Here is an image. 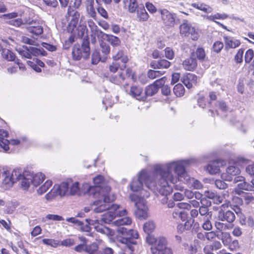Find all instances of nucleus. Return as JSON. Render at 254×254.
I'll return each mask as SVG.
<instances>
[{
	"instance_id": "f257e3e1",
	"label": "nucleus",
	"mask_w": 254,
	"mask_h": 254,
	"mask_svg": "<svg viewBox=\"0 0 254 254\" xmlns=\"http://www.w3.org/2000/svg\"><path fill=\"white\" fill-rule=\"evenodd\" d=\"M191 163V160H183L179 162H172L166 164L165 166H157L156 170L161 173V187L159 188L160 194L167 196L172 192V187L169 185L170 182L175 184L178 181L184 183L191 184L195 189L199 190L202 188L203 185L197 180L191 178L186 171V166Z\"/></svg>"
},
{
	"instance_id": "f03ea898",
	"label": "nucleus",
	"mask_w": 254,
	"mask_h": 254,
	"mask_svg": "<svg viewBox=\"0 0 254 254\" xmlns=\"http://www.w3.org/2000/svg\"><path fill=\"white\" fill-rule=\"evenodd\" d=\"M103 199L95 200L93 203V209L95 213H101L106 211L102 215L101 220L96 219L94 221V228L96 231L106 236H112L114 232L109 228L100 224V222L110 223L116 216H126L127 214L126 209H120V206L117 204H111V202L114 200V195L111 196L109 193L103 194Z\"/></svg>"
},
{
	"instance_id": "7ed1b4c3",
	"label": "nucleus",
	"mask_w": 254,
	"mask_h": 254,
	"mask_svg": "<svg viewBox=\"0 0 254 254\" xmlns=\"http://www.w3.org/2000/svg\"><path fill=\"white\" fill-rule=\"evenodd\" d=\"M165 164H156L153 166V177L149 175L145 170L141 171L139 174L136 179H133L130 183L129 187L132 191H140V196L141 197L147 198L149 196V192L144 189L143 183L145 187L149 190L156 192L157 191L159 194V188L161 187V180L162 179L161 173L157 172L156 166H165Z\"/></svg>"
},
{
	"instance_id": "20e7f679",
	"label": "nucleus",
	"mask_w": 254,
	"mask_h": 254,
	"mask_svg": "<svg viewBox=\"0 0 254 254\" xmlns=\"http://www.w3.org/2000/svg\"><path fill=\"white\" fill-rule=\"evenodd\" d=\"M118 235L117 236V241L126 245V247L131 252L133 251L132 245L136 243V239L138 237L137 231L130 229L127 230L125 227H119L116 229Z\"/></svg>"
},
{
	"instance_id": "39448f33",
	"label": "nucleus",
	"mask_w": 254,
	"mask_h": 254,
	"mask_svg": "<svg viewBox=\"0 0 254 254\" xmlns=\"http://www.w3.org/2000/svg\"><path fill=\"white\" fill-rule=\"evenodd\" d=\"M144 197H139L135 194L129 195L130 200L134 202L136 209L134 210L135 216L140 220L145 219L148 217V207Z\"/></svg>"
},
{
	"instance_id": "423d86ee",
	"label": "nucleus",
	"mask_w": 254,
	"mask_h": 254,
	"mask_svg": "<svg viewBox=\"0 0 254 254\" xmlns=\"http://www.w3.org/2000/svg\"><path fill=\"white\" fill-rule=\"evenodd\" d=\"M90 49L89 38L83 39L82 44H75L72 48V55L73 60L79 61L82 58L87 59L89 58Z\"/></svg>"
},
{
	"instance_id": "0eeeda50",
	"label": "nucleus",
	"mask_w": 254,
	"mask_h": 254,
	"mask_svg": "<svg viewBox=\"0 0 254 254\" xmlns=\"http://www.w3.org/2000/svg\"><path fill=\"white\" fill-rule=\"evenodd\" d=\"M21 171L18 169H14L12 173L9 171H4L1 174L2 185L5 186V189L12 186L13 184L21 178Z\"/></svg>"
},
{
	"instance_id": "6e6552de",
	"label": "nucleus",
	"mask_w": 254,
	"mask_h": 254,
	"mask_svg": "<svg viewBox=\"0 0 254 254\" xmlns=\"http://www.w3.org/2000/svg\"><path fill=\"white\" fill-rule=\"evenodd\" d=\"M240 172L239 168L231 166L227 168L226 173L221 175V178L224 181L230 182L233 180L234 183H237L239 181L244 180L243 177L239 176Z\"/></svg>"
},
{
	"instance_id": "1a4fd4ad",
	"label": "nucleus",
	"mask_w": 254,
	"mask_h": 254,
	"mask_svg": "<svg viewBox=\"0 0 254 254\" xmlns=\"http://www.w3.org/2000/svg\"><path fill=\"white\" fill-rule=\"evenodd\" d=\"M180 30L181 35L189 37L192 40H197L199 37L198 33L195 29L187 21L180 26Z\"/></svg>"
},
{
	"instance_id": "9d476101",
	"label": "nucleus",
	"mask_w": 254,
	"mask_h": 254,
	"mask_svg": "<svg viewBox=\"0 0 254 254\" xmlns=\"http://www.w3.org/2000/svg\"><path fill=\"white\" fill-rule=\"evenodd\" d=\"M158 11L161 14L162 22L166 27L170 28L175 25L176 18L175 13H171L166 9H160Z\"/></svg>"
},
{
	"instance_id": "9b49d317",
	"label": "nucleus",
	"mask_w": 254,
	"mask_h": 254,
	"mask_svg": "<svg viewBox=\"0 0 254 254\" xmlns=\"http://www.w3.org/2000/svg\"><path fill=\"white\" fill-rule=\"evenodd\" d=\"M80 14L76 9L72 8H68L67 12V18L69 21L67 26V31H72L73 28L77 25L79 18Z\"/></svg>"
},
{
	"instance_id": "f8f14e48",
	"label": "nucleus",
	"mask_w": 254,
	"mask_h": 254,
	"mask_svg": "<svg viewBox=\"0 0 254 254\" xmlns=\"http://www.w3.org/2000/svg\"><path fill=\"white\" fill-rule=\"evenodd\" d=\"M66 221L68 222H71L79 227V229L82 231L88 233L87 235L90 236L91 227L90 225H94L95 220L86 219V221L88 224H84L83 222L77 219L75 217L67 218Z\"/></svg>"
},
{
	"instance_id": "ddd939ff",
	"label": "nucleus",
	"mask_w": 254,
	"mask_h": 254,
	"mask_svg": "<svg viewBox=\"0 0 254 254\" xmlns=\"http://www.w3.org/2000/svg\"><path fill=\"white\" fill-rule=\"evenodd\" d=\"M104 177L101 175H99L93 179V182L95 186H90L88 190L89 195L96 197L101 195L104 191V189L100 188L99 185L103 181Z\"/></svg>"
},
{
	"instance_id": "4468645a",
	"label": "nucleus",
	"mask_w": 254,
	"mask_h": 254,
	"mask_svg": "<svg viewBox=\"0 0 254 254\" xmlns=\"http://www.w3.org/2000/svg\"><path fill=\"white\" fill-rule=\"evenodd\" d=\"M235 213L233 210H225L221 208L218 212L217 219L219 221L231 224L236 219Z\"/></svg>"
},
{
	"instance_id": "2eb2a0df",
	"label": "nucleus",
	"mask_w": 254,
	"mask_h": 254,
	"mask_svg": "<svg viewBox=\"0 0 254 254\" xmlns=\"http://www.w3.org/2000/svg\"><path fill=\"white\" fill-rule=\"evenodd\" d=\"M82 18L83 17L81 16L78 26L76 25L75 28H73V30L68 31V32H70L74 36H77V38H82L85 36L84 39H87V37L88 38L87 35L88 29L86 24L82 21Z\"/></svg>"
},
{
	"instance_id": "dca6fc26",
	"label": "nucleus",
	"mask_w": 254,
	"mask_h": 254,
	"mask_svg": "<svg viewBox=\"0 0 254 254\" xmlns=\"http://www.w3.org/2000/svg\"><path fill=\"white\" fill-rule=\"evenodd\" d=\"M16 51L22 57V58H25L27 59H31L34 55L37 54L39 51L37 50V48L23 46L16 48Z\"/></svg>"
},
{
	"instance_id": "f3484780",
	"label": "nucleus",
	"mask_w": 254,
	"mask_h": 254,
	"mask_svg": "<svg viewBox=\"0 0 254 254\" xmlns=\"http://www.w3.org/2000/svg\"><path fill=\"white\" fill-rule=\"evenodd\" d=\"M112 58L113 61L120 62L121 64L125 65H126L128 61L127 56L125 54L124 51L122 49H113Z\"/></svg>"
},
{
	"instance_id": "a211bd4d",
	"label": "nucleus",
	"mask_w": 254,
	"mask_h": 254,
	"mask_svg": "<svg viewBox=\"0 0 254 254\" xmlns=\"http://www.w3.org/2000/svg\"><path fill=\"white\" fill-rule=\"evenodd\" d=\"M25 23L28 26L26 27L27 31L33 35L38 36L43 33V28L34 20H27Z\"/></svg>"
},
{
	"instance_id": "6ab92c4d",
	"label": "nucleus",
	"mask_w": 254,
	"mask_h": 254,
	"mask_svg": "<svg viewBox=\"0 0 254 254\" xmlns=\"http://www.w3.org/2000/svg\"><path fill=\"white\" fill-rule=\"evenodd\" d=\"M87 23L91 31V41L92 43H95L96 41V37L99 39L103 32L98 28L92 19L88 20Z\"/></svg>"
},
{
	"instance_id": "aec40b11",
	"label": "nucleus",
	"mask_w": 254,
	"mask_h": 254,
	"mask_svg": "<svg viewBox=\"0 0 254 254\" xmlns=\"http://www.w3.org/2000/svg\"><path fill=\"white\" fill-rule=\"evenodd\" d=\"M197 65V61L194 54H191L190 56L186 59L182 63L184 69L188 71H193L196 68Z\"/></svg>"
},
{
	"instance_id": "412c9836",
	"label": "nucleus",
	"mask_w": 254,
	"mask_h": 254,
	"mask_svg": "<svg viewBox=\"0 0 254 254\" xmlns=\"http://www.w3.org/2000/svg\"><path fill=\"white\" fill-rule=\"evenodd\" d=\"M226 162L224 160H217L214 161L205 167V170L211 174H215L220 171V167L225 165Z\"/></svg>"
},
{
	"instance_id": "4be33fe9",
	"label": "nucleus",
	"mask_w": 254,
	"mask_h": 254,
	"mask_svg": "<svg viewBox=\"0 0 254 254\" xmlns=\"http://www.w3.org/2000/svg\"><path fill=\"white\" fill-rule=\"evenodd\" d=\"M71 184L72 180L69 179L66 180L65 182H63L60 185H55L54 187L58 194L62 196L66 194H68L69 186H70Z\"/></svg>"
},
{
	"instance_id": "5701e85b",
	"label": "nucleus",
	"mask_w": 254,
	"mask_h": 254,
	"mask_svg": "<svg viewBox=\"0 0 254 254\" xmlns=\"http://www.w3.org/2000/svg\"><path fill=\"white\" fill-rule=\"evenodd\" d=\"M99 39L106 40L111 45L113 49L118 48L121 44V40L119 37L111 34H107L104 32Z\"/></svg>"
},
{
	"instance_id": "b1692460",
	"label": "nucleus",
	"mask_w": 254,
	"mask_h": 254,
	"mask_svg": "<svg viewBox=\"0 0 254 254\" xmlns=\"http://www.w3.org/2000/svg\"><path fill=\"white\" fill-rule=\"evenodd\" d=\"M8 135L7 131L0 129V151H6L9 149V141L6 139Z\"/></svg>"
},
{
	"instance_id": "393cba45",
	"label": "nucleus",
	"mask_w": 254,
	"mask_h": 254,
	"mask_svg": "<svg viewBox=\"0 0 254 254\" xmlns=\"http://www.w3.org/2000/svg\"><path fill=\"white\" fill-rule=\"evenodd\" d=\"M130 95L138 100L145 99V96L143 93V89L139 86H131L130 89Z\"/></svg>"
},
{
	"instance_id": "a878e982",
	"label": "nucleus",
	"mask_w": 254,
	"mask_h": 254,
	"mask_svg": "<svg viewBox=\"0 0 254 254\" xmlns=\"http://www.w3.org/2000/svg\"><path fill=\"white\" fill-rule=\"evenodd\" d=\"M225 49H229L231 48H236L238 47L240 44L241 42L239 40L234 39L233 37L228 36H223Z\"/></svg>"
},
{
	"instance_id": "bb28decb",
	"label": "nucleus",
	"mask_w": 254,
	"mask_h": 254,
	"mask_svg": "<svg viewBox=\"0 0 254 254\" xmlns=\"http://www.w3.org/2000/svg\"><path fill=\"white\" fill-rule=\"evenodd\" d=\"M197 81V76L194 74L188 73L184 76L183 82L188 88L190 89L195 85Z\"/></svg>"
},
{
	"instance_id": "cd10ccee",
	"label": "nucleus",
	"mask_w": 254,
	"mask_h": 254,
	"mask_svg": "<svg viewBox=\"0 0 254 254\" xmlns=\"http://www.w3.org/2000/svg\"><path fill=\"white\" fill-rule=\"evenodd\" d=\"M185 229L187 231H191L192 232H198L200 229L199 223L194 219H188L184 223Z\"/></svg>"
},
{
	"instance_id": "c85d7f7f",
	"label": "nucleus",
	"mask_w": 254,
	"mask_h": 254,
	"mask_svg": "<svg viewBox=\"0 0 254 254\" xmlns=\"http://www.w3.org/2000/svg\"><path fill=\"white\" fill-rule=\"evenodd\" d=\"M232 204L230 205L231 208L234 210L236 214L239 215L242 214L240 206L243 204V199L238 196H234L232 198Z\"/></svg>"
},
{
	"instance_id": "c756f323",
	"label": "nucleus",
	"mask_w": 254,
	"mask_h": 254,
	"mask_svg": "<svg viewBox=\"0 0 254 254\" xmlns=\"http://www.w3.org/2000/svg\"><path fill=\"white\" fill-rule=\"evenodd\" d=\"M137 18L139 22L147 21L149 18V15L146 12L143 4L138 6L136 10Z\"/></svg>"
},
{
	"instance_id": "7c9ffc66",
	"label": "nucleus",
	"mask_w": 254,
	"mask_h": 254,
	"mask_svg": "<svg viewBox=\"0 0 254 254\" xmlns=\"http://www.w3.org/2000/svg\"><path fill=\"white\" fill-rule=\"evenodd\" d=\"M170 62L165 59H162L157 62L152 61L150 63V66L154 69L168 68L170 66Z\"/></svg>"
},
{
	"instance_id": "2f4dec72",
	"label": "nucleus",
	"mask_w": 254,
	"mask_h": 254,
	"mask_svg": "<svg viewBox=\"0 0 254 254\" xmlns=\"http://www.w3.org/2000/svg\"><path fill=\"white\" fill-rule=\"evenodd\" d=\"M31 178V184L35 187H37L43 182L45 179V175L42 173H38L34 175H29Z\"/></svg>"
},
{
	"instance_id": "473e14b6",
	"label": "nucleus",
	"mask_w": 254,
	"mask_h": 254,
	"mask_svg": "<svg viewBox=\"0 0 254 254\" xmlns=\"http://www.w3.org/2000/svg\"><path fill=\"white\" fill-rule=\"evenodd\" d=\"M127 65H125L120 63L113 61V62L109 65V70L111 72L116 73L118 69L124 70L126 68Z\"/></svg>"
},
{
	"instance_id": "72a5a7b5",
	"label": "nucleus",
	"mask_w": 254,
	"mask_h": 254,
	"mask_svg": "<svg viewBox=\"0 0 254 254\" xmlns=\"http://www.w3.org/2000/svg\"><path fill=\"white\" fill-rule=\"evenodd\" d=\"M2 58L7 61H15L16 56L10 50L7 49H2L1 53Z\"/></svg>"
},
{
	"instance_id": "f704fd0d",
	"label": "nucleus",
	"mask_w": 254,
	"mask_h": 254,
	"mask_svg": "<svg viewBox=\"0 0 254 254\" xmlns=\"http://www.w3.org/2000/svg\"><path fill=\"white\" fill-rule=\"evenodd\" d=\"M132 222L131 219L129 217H125L124 218H119L114 221V224L117 226L118 228L124 227V225H129Z\"/></svg>"
},
{
	"instance_id": "c9c22d12",
	"label": "nucleus",
	"mask_w": 254,
	"mask_h": 254,
	"mask_svg": "<svg viewBox=\"0 0 254 254\" xmlns=\"http://www.w3.org/2000/svg\"><path fill=\"white\" fill-rule=\"evenodd\" d=\"M123 2L125 6H128V11L131 13H133L136 11L138 6L136 0H123Z\"/></svg>"
},
{
	"instance_id": "e433bc0d",
	"label": "nucleus",
	"mask_w": 254,
	"mask_h": 254,
	"mask_svg": "<svg viewBox=\"0 0 254 254\" xmlns=\"http://www.w3.org/2000/svg\"><path fill=\"white\" fill-rule=\"evenodd\" d=\"M125 79V75L122 72H120L118 75L110 76L109 80L115 84L120 85L123 83Z\"/></svg>"
},
{
	"instance_id": "4c0bfd02",
	"label": "nucleus",
	"mask_w": 254,
	"mask_h": 254,
	"mask_svg": "<svg viewBox=\"0 0 254 254\" xmlns=\"http://www.w3.org/2000/svg\"><path fill=\"white\" fill-rule=\"evenodd\" d=\"M152 254H173L171 249H163L152 246L151 248Z\"/></svg>"
},
{
	"instance_id": "58836bf2",
	"label": "nucleus",
	"mask_w": 254,
	"mask_h": 254,
	"mask_svg": "<svg viewBox=\"0 0 254 254\" xmlns=\"http://www.w3.org/2000/svg\"><path fill=\"white\" fill-rule=\"evenodd\" d=\"M104 40H105L99 39L101 52L103 56H107L110 53L111 48L109 45L105 42Z\"/></svg>"
},
{
	"instance_id": "ea45409f",
	"label": "nucleus",
	"mask_w": 254,
	"mask_h": 254,
	"mask_svg": "<svg viewBox=\"0 0 254 254\" xmlns=\"http://www.w3.org/2000/svg\"><path fill=\"white\" fill-rule=\"evenodd\" d=\"M191 6L197 8L206 13H210L212 12V8L208 5L203 3H192L191 4Z\"/></svg>"
},
{
	"instance_id": "a19ab883",
	"label": "nucleus",
	"mask_w": 254,
	"mask_h": 254,
	"mask_svg": "<svg viewBox=\"0 0 254 254\" xmlns=\"http://www.w3.org/2000/svg\"><path fill=\"white\" fill-rule=\"evenodd\" d=\"M218 238L222 240L223 244L225 246H228L232 242V238L230 234L227 232H222L220 236H218Z\"/></svg>"
},
{
	"instance_id": "79ce46f5",
	"label": "nucleus",
	"mask_w": 254,
	"mask_h": 254,
	"mask_svg": "<svg viewBox=\"0 0 254 254\" xmlns=\"http://www.w3.org/2000/svg\"><path fill=\"white\" fill-rule=\"evenodd\" d=\"M99 246L97 243H93L88 245H86L85 252L89 254H98L99 250Z\"/></svg>"
},
{
	"instance_id": "37998d69",
	"label": "nucleus",
	"mask_w": 254,
	"mask_h": 254,
	"mask_svg": "<svg viewBox=\"0 0 254 254\" xmlns=\"http://www.w3.org/2000/svg\"><path fill=\"white\" fill-rule=\"evenodd\" d=\"M187 214L186 212L181 211L178 209L175 208L172 212V217L175 219H180L184 221L187 218Z\"/></svg>"
},
{
	"instance_id": "c03bdc74",
	"label": "nucleus",
	"mask_w": 254,
	"mask_h": 254,
	"mask_svg": "<svg viewBox=\"0 0 254 254\" xmlns=\"http://www.w3.org/2000/svg\"><path fill=\"white\" fill-rule=\"evenodd\" d=\"M22 176L20 179H17V181L21 180V187L24 190H27L31 184V178L29 175L25 176L22 174Z\"/></svg>"
},
{
	"instance_id": "a18cd8bd",
	"label": "nucleus",
	"mask_w": 254,
	"mask_h": 254,
	"mask_svg": "<svg viewBox=\"0 0 254 254\" xmlns=\"http://www.w3.org/2000/svg\"><path fill=\"white\" fill-rule=\"evenodd\" d=\"M239 183L238 184V187L241 190H248V191H253L254 190V186L250 183H247L245 181V178H244V180L242 181H239Z\"/></svg>"
},
{
	"instance_id": "49530a36",
	"label": "nucleus",
	"mask_w": 254,
	"mask_h": 254,
	"mask_svg": "<svg viewBox=\"0 0 254 254\" xmlns=\"http://www.w3.org/2000/svg\"><path fill=\"white\" fill-rule=\"evenodd\" d=\"M158 91V87L153 84H150L146 87L145 95V98L147 96H152Z\"/></svg>"
},
{
	"instance_id": "de8ad7c7",
	"label": "nucleus",
	"mask_w": 254,
	"mask_h": 254,
	"mask_svg": "<svg viewBox=\"0 0 254 254\" xmlns=\"http://www.w3.org/2000/svg\"><path fill=\"white\" fill-rule=\"evenodd\" d=\"M156 228V225L153 221H148L143 225L144 231L148 235L152 233Z\"/></svg>"
},
{
	"instance_id": "09e8293b",
	"label": "nucleus",
	"mask_w": 254,
	"mask_h": 254,
	"mask_svg": "<svg viewBox=\"0 0 254 254\" xmlns=\"http://www.w3.org/2000/svg\"><path fill=\"white\" fill-rule=\"evenodd\" d=\"M167 240L165 237H159L156 239L155 245L154 246L163 249H169L167 247Z\"/></svg>"
},
{
	"instance_id": "8fccbe9b",
	"label": "nucleus",
	"mask_w": 254,
	"mask_h": 254,
	"mask_svg": "<svg viewBox=\"0 0 254 254\" xmlns=\"http://www.w3.org/2000/svg\"><path fill=\"white\" fill-rule=\"evenodd\" d=\"M173 91L177 97H181L184 94L185 88L182 84L179 83L174 86Z\"/></svg>"
},
{
	"instance_id": "3c124183",
	"label": "nucleus",
	"mask_w": 254,
	"mask_h": 254,
	"mask_svg": "<svg viewBox=\"0 0 254 254\" xmlns=\"http://www.w3.org/2000/svg\"><path fill=\"white\" fill-rule=\"evenodd\" d=\"M52 184L53 183L52 181H47L43 185L38 189L37 190L38 193L41 195L46 192L49 188L52 186Z\"/></svg>"
},
{
	"instance_id": "603ef678",
	"label": "nucleus",
	"mask_w": 254,
	"mask_h": 254,
	"mask_svg": "<svg viewBox=\"0 0 254 254\" xmlns=\"http://www.w3.org/2000/svg\"><path fill=\"white\" fill-rule=\"evenodd\" d=\"M228 17V15L225 13H217L214 15H210L207 17V19L212 21H215V19H225Z\"/></svg>"
},
{
	"instance_id": "864d4df0",
	"label": "nucleus",
	"mask_w": 254,
	"mask_h": 254,
	"mask_svg": "<svg viewBox=\"0 0 254 254\" xmlns=\"http://www.w3.org/2000/svg\"><path fill=\"white\" fill-rule=\"evenodd\" d=\"M79 190V183L78 182L73 183L72 182V184L69 186L68 194L74 195L78 192Z\"/></svg>"
},
{
	"instance_id": "5fc2aeb1",
	"label": "nucleus",
	"mask_w": 254,
	"mask_h": 254,
	"mask_svg": "<svg viewBox=\"0 0 254 254\" xmlns=\"http://www.w3.org/2000/svg\"><path fill=\"white\" fill-rule=\"evenodd\" d=\"M240 222L242 224L247 225L251 227L254 228V220L252 217L241 218Z\"/></svg>"
},
{
	"instance_id": "6e6d98bb",
	"label": "nucleus",
	"mask_w": 254,
	"mask_h": 254,
	"mask_svg": "<svg viewBox=\"0 0 254 254\" xmlns=\"http://www.w3.org/2000/svg\"><path fill=\"white\" fill-rule=\"evenodd\" d=\"M164 72L159 70H154L150 69L147 72V76L150 79H153L162 75Z\"/></svg>"
},
{
	"instance_id": "4d7b16f0",
	"label": "nucleus",
	"mask_w": 254,
	"mask_h": 254,
	"mask_svg": "<svg viewBox=\"0 0 254 254\" xmlns=\"http://www.w3.org/2000/svg\"><path fill=\"white\" fill-rule=\"evenodd\" d=\"M92 64H97L101 60L100 54L98 51H94L91 56Z\"/></svg>"
},
{
	"instance_id": "13d9d810",
	"label": "nucleus",
	"mask_w": 254,
	"mask_h": 254,
	"mask_svg": "<svg viewBox=\"0 0 254 254\" xmlns=\"http://www.w3.org/2000/svg\"><path fill=\"white\" fill-rule=\"evenodd\" d=\"M244 53V49H240L236 55L234 57V61L237 63L240 64L243 62V54Z\"/></svg>"
},
{
	"instance_id": "bf43d9fd",
	"label": "nucleus",
	"mask_w": 254,
	"mask_h": 254,
	"mask_svg": "<svg viewBox=\"0 0 254 254\" xmlns=\"http://www.w3.org/2000/svg\"><path fill=\"white\" fill-rule=\"evenodd\" d=\"M254 56V51L250 49L247 51L245 56V60L246 63H250Z\"/></svg>"
},
{
	"instance_id": "052dcab7",
	"label": "nucleus",
	"mask_w": 254,
	"mask_h": 254,
	"mask_svg": "<svg viewBox=\"0 0 254 254\" xmlns=\"http://www.w3.org/2000/svg\"><path fill=\"white\" fill-rule=\"evenodd\" d=\"M42 241L44 244L53 247H57L59 245V242L54 239H44Z\"/></svg>"
},
{
	"instance_id": "680f3d73",
	"label": "nucleus",
	"mask_w": 254,
	"mask_h": 254,
	"mask_svg": "<svg viewBox=\"0 0 254 254\" xmlns=\"http://www.w3.org/2000/svg\"><path fill=\"white\" fill-rule=\"evenodd\" d=\"M224 47V44L222 42L216 41L213 45V49L215 52L219 53Z\"/></svg>"
},
{
	"instance_id": "e2e57ef3",
	"label": "nucleus",
	"mask_w": 254,
	"mask_h": 254,
	"mask_svg": "<svg viewBox=\"0 0 254 254\" xmlns=\"http://www.w3.org/2000/svg\"><path fill=\"white\" fill-rule=\"evenodd\" d=\"M82 0H70L68 8H72L75 9L79 7L81 4Z\"/></svg>"
},
{
	"instance_id": "0e129e2a",
	"label": "nucleus",
	"mask_w": 254,
	"mask_h": 254,
	"mask_svg": "<svg viewBox=\"0 0 254 254\" xmlns=\"http://www.w3.org/2000/svg\"><path fill=\"white\" fill-rule=\"evenodd\" d=\"M58 195L59 194L57 192L56 190L54 187V188L51 190L45 195V198L47 200H50L52 199L53 198H54L55 196Z\"/></svg>"
},
{
	"instance_id": "69168bd1",
	"label": "nucleus",
	"mask_w": 254,
	"mask_h": 254,
	"mask_svg": "<svg viewBox=\"0 0 254 254\" xmlns=\"http://www.w3.org/2000/svg\"><path fill=\"white\" fill-rule=\"evenodd\" d=\"M202 227L204 230L210 231L212 228V226L211 221L208 218L204 219L203 223L202 224Z\"/></svg>"
},
{
	"instance_id": "338daca9",
	"label": "nucleus",
	"mask_w": 254,
	"mask_h": 254,
	"mask_svg": "<svg viewBox=\"0 0 254 254\" xmlns=\"http://www.w3.org/2000/svg\"><path fill=\"white\" fill-rule=\"evenodd\" d=\"M165 57L169 59L172 60L175 57V54L173 50L170 47H167L165 50Z\"/></svg>"
},
{
	"instance_id": "774afa93",
	"label": "nucleus",
	"mask_w": 254,
	"mask_h": 254,
	"mask_svg": "<svg viewBox=\"0 0 254 254\" xmlns=\"http://www.w3.org/2000/svg\"><path fill=\"white\" fill-rule=\"evenodd\" d=\"M196 55L197 58L199 60H204L205 57V53L204 50L202 48H198L196 51Z\"/></svg>"
}]
</instances>
